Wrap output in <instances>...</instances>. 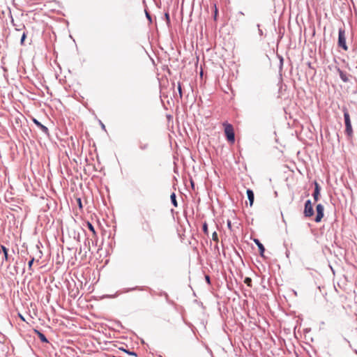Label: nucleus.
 <instances>
[{
	"label": "nucleus",
	"mask_w": 357,
	"mask_h": 357,
	"mask_svg": "<svg viewBox=\"0 0 357 357\" xmlns=\"http://www.w3.org/2000/svg\"><path fill=\"white\" fill-rule=\"evenodd\" d=\"M339 73H340V77L341 79L344 82H347L349 81V79L347 77V74L340 70H339Z\"/></svg>",
	"instance_id": "nucleus-12"
},
{
	"label": "nucleus",
	"mask_w": 357,
	"mask_h": 357,
	"mask_svg": "<svg viewBox=\"0 0 357 357\" xmlns=\"http://www.w3.org/2000/svg\"><path fill=\"white\" fill-rule=\"evenodd\" d=\"M244 282L249 287L252 285V279L250 278H245L244 280Z\"/></svg>",
	"instance_id": "nucleus-18"
},
{
	"label": "nucleus",
	"mask_w": 357,
	"mask_h": 357,
	"mask_svg": "<svg viewBox=\"0 0 357 357\" xmlns=\"http://www.w3.org/2000/svg\"><path fill=\"white\" fill-rule=\"evenodd\" d=\"M139 148L142 151L146 150L149 148V144L139 142Z\"/></svg>",
	"instance_id": "nucleus-15"
},
{
	"label": "nucleus",
	"mask_w": 357,
	"mask_h": 357,
	"mask_svg": "<svg viewBox=\"0 0 357 357\" xmlns=\"http://www.w3.org/2000/svg\"><path fill=\"white\" fill-rule=\"evenodd\" d=\"M238 14H239V15H244V13H243L242 11H239V12H238Z\"/></svg>",
	"instance_id": "nucleus-34"
},
{
	"label": "nucleus",
	"mask_w": 357,
	"mask_h": 357,
	"mask_svg": "<svg viewBox=\"0 0 357 357\" xmlns=\"http://www.w3.org/2000/svg\"><path fill=\"white\" fill-rule=\"evenodd\" d=\"M145 224L146 225V229L147 231H151V225L149 224V222L148 221H145Z\"/></svg>",
	"instance_id": "nucleus-24"
},
{
	"label": "nucleus",
	"mask_w": 357,
	"mask_h": 357,
	"mask_svg": "<svg viewBox=\"0 0 357 357\" xmlns=\"http://www.w3.org/2000/svg\"><path fill=\"white\" fill-rule=\"evenodd\" d=\"M18 315L21 320H22L23 321H25L24 317L21 314H19Z\"/></svg>",
	"instance_id": "nucleus-30"
},
{
	"label": "nucleus",
	"mask_w": 357,
	"mask_h": 357,
	"mask_svg": "<svg viewBox=\"0 0 357 357\" xmlns=\"http://www.w3.org/2000/svg\"><path fill=\"white\" fill-rule=\"evenodd\" d=\"M26 38V33L25 32H23L22 36L21 37V40H20L21 45H24V42Z\"/></svg>",
	"instance_id": "nucleus-20"
},
{
	"label": "nucleus",
	"mask_w": 357,
	"mask_h": 357,
	"mask_svg": "<svg viewBox=\"0 0 357 357\" xmlns=\"http://www.w3.org/2000/svg\"><path fill=\"white\" fill-rule=\"evenodd\" d=\"M342 111L344 112V118L345 125L351 124V120H350V116H349L347 109L346 107H343Z\"/></svg>",
	"instance_id": "nucleus-8"
},
{
	"label": "nucleus",
	"mask_w": 357,
	"mask_h": 357,
	"mask_svg": "<svg viewBox=\"0 0 357 357\" xmlns=\"http://www.w3.org/2000/svg\"><path fill=\"white\" fill-rule=\"evenodd\" d=\"M146 16L150 21H151V15L148 12H146Z\"/></svg>",
	"instance_id": "nucleus-29"
},
{
	"label": "nucleus",
	"mask_w": 357,
	"mask_h": 357,
	"mask_svg": "<svg viewBox=\"0 0 357 357\" xmlns=\"http://www.w3.org/2000/svg\"><path fill=\"white\" fill-rule=\"evenodd\" d=\"M212 238L214 241H218V234L216 231H214L212 234Z\"/></svg>",
	"instance_id": "nucleus-21"
},
{
	"label": "nucleus",
	"mask_w": 357,
	"mask_h": 357,
	"mask_svg": "<svg viewBox=\"0 0 357 357\" xmlns=\"http://www.w3.org/2000/svg\"><path fill=\"white\" fill-rule=\"evenodd\" d=\"M178 90L180 98H181L183 94H182V89H181V86L180 83L178 84Z\"/></svg>",
	"instance_id": "nucleus-22"
},
{
	"label": "nucleus",
	"mask_w": 357,
	"mask_h": 357,
	"mask_svg": "<svg viewBox=\"0 0 357 357\" xmlns=\"http://www.w3.org/2000/svg\"><path fill=\"white\" fill-rule=\"evenodd\" d=\"M1 248L3 252L4 259H8V249L4 245H1Z\"/></svg>",
	"instance_id": "nucleus-16"
},
{
	"label": "nucleus",
	"mask_w": 357,
	"mask_h": 357,
	"mask_svg": "<svg viewBox=\"0 0 357 357\" xmlns=\"http://www.w3.org/2000/svg\"><path fill=\"white\" fill-rule=\"evenodd\" d=\"M202 230L204 231V233L206 235L208 234V225L206 222H204L203 224V226H202Z\"/></svg>",
	"instance_id": "nucleus-17"
},
{
	"label": "nucleus",
	"mask_w": 357,
	"mask_h": 357,
	"mask_svg": "<svg viewBox=\"0 0 357 357\" xmlns=\"http://www.w3.org/2000/svg\"><path fill=\"white\" fill-rule=\"evenodd\" d=\"M254 242L255 243V244L257 245V247L259 248L260 255L261 257H264V253L265 252L264 246L260 242V241L259 239H257V238H255L254 239Z\"/></svg>",
	"instance_id": "nucleus-7"
},
{
	"label": "nucleus",
	"mask_w": 357,
	"mask_h": 357,
	"mask_svg": "<svg viewBox=\"0 0 357 357\" xmlns=\"http://www.w3.org/2000/svg\"><path fill=\"white\" fill-rule=\"evenodd\" d=\"M77 202H78V204H79V207H80V208H82V202H81V199H79H79H77Z\"/></svg>",
	"instance_id": "nucleus-31"
},
{
	"label": "nucleus",
	"mask_w": 357,
	"mask_h": 357,
	"mask_svg": "<svg viewBox=\"0 0 357 357\" xmlns=\"http://www.w3.org/2000/svg\"><path fill=\"white\" fill-rule=\"evenodd\" d=\"M205 279L208 284H211V278H210L209 275H205Z\"/></svg>",
	"instance_id": "nucleus-26"
},
{
	"label": "nucleus",
	"mask_w": 357,
	"mask_h": 357,
	"mask_svg": "<svg viewBox=\"0 0 357 357\" xmlns=\"http://www.w3.org/2000/svg\"><path fill=\"white\" fill-rule=\"evenodd\" d=\"M137 289V287H135V288L130 289L127 290V291H131V290H135V289Z\"/></svg>",
	"instance_id": "nucleus-33"
},
{
	"label": "nucleus",
	"mask_w": 357,
	"mask_h": 357,
	"mask_svg": "<svg viewBox=\"0 0 357 357\" xmlns=\"http://www.w3.org/2000/svg\"><path fill=\"white\" fill-rule=\"evenodd\" d=\"M320 190H321V188H320L319 183L315 181L314 182V192H313V195H312L315 202H317L318 199H319V194H320Z\"/></svg>",
	"instance_id": "nucleus-6"
},
{
	"label": "nucleus",
	"mask_w": 357,
	"mask_h": 357,
	"mask_svg": "<svg viewBox=\"0 0 357 357\" xmlns=\"http://www.w3.org/2000/svg\"><path fill=\"white\" fill-rule=\"evenodd\" d=\"M338 45L344 50L348 49L346 43L345 31L342 28L339 29L338 31Z\"/></svg>",
	"instance_id": "nucleus-2"
},
{
	"label": "nucleus",
	"mask_w": 357,
	"mask_h": 357,
	"mask_svg": "<svg viewBox=\"0 0 357 357\" xmlns=\"http://www.w3.org/2000/svg\"><path fill=\"white\" fill-rule=\"evenodd\" d=\"M34 261V258L33 257L28 263V266H29V269H31V267H32V265H33V263Z\"/></svg>",
	"instance_id": "nucleus-23"
},
{
	"label": "nucleus",
	"mask_w": 357,
	"mask_h": 357,
	"mask_svg": "<svg viewBox=\"0 0 357 357\" xmlns=\"http://www.w3.org/2000/svg\"><path fill=\"white\" fill-rule=\"evenodd\" d=\"M101 124H102V128L103 129H105V125H104L103 123H101Z\"/></svg>",
	"instance_id": "nucleus-36"
},
{
	"label": "nucleus",
	"mask_w": 357,
	"mask_h": 357,
	"mask_svg": "<svg viewBox=\"0 0 357 357\" xmlns=\"http://www.w3.org/2000/svg\"><path fill=\"white\" fill-rule=\"evenodd\" d=\"M86 225H87L88 229L93 233V235L94 236H96V231L93 225L91 222H87Z\"/></svg>",
	"instance_id": "nucleus-14"
},
{
	"label": "nucleus",
	"mask_w": 357,
	"mask_h": 357,
	"mask_svg": "<svg viewBox=\"0 0 357 357\" xmlns=\"http://www.w3.org/2000/svg\"><path fill=\"white\" fill-rule=\"evenodd\" d=\"M191 185H192V187L194 188V183L192 181H191Z\"/></svg>",
	"instance_id": "nucleus-35"
},
{
	"label": "nucleus",
	"mask_w": 357,
	"mask_h": 357,
	"mask_svg": "<svg viewBox=\"0 0 357 357\" xmlns=\"http://www.w3.org/2000/svg\"><path fill=\"white\" fill-rule=\"evenodd\" d=\"M34 332L37 334L38 337H39V339L40 340V341L42 342H45V343H47L48 342V340L47 339V337H45V335L42 333L40 331H38V330H34Z\"/></svg>",
	"instance_id": "nucleus-10"
},
{
	"label": "nucleus",
	"mask_w": 357,
	"mask_h": 357,
	"mask_svg": "<svg viewBox=\"0 0 357 357\" xmlns=\"http://www.w3.org/2000/svg\"><path fill=\"white\" fill-rule=\"evenodd\" d=\"M227 227L231 230V220H228L227 222Z\"/></svg>",
	"instance_id": "nucleus-27"
},
{
	"label": "nucleus",
	"mask_w": 357,
	"mask_h": 357,
	"mask_svg": "<svg viewBox=\"0 0 357 357\" xmlns=\"http://www.w3.org/2000/svg\"><path fill=\"white\" fill-rule=\"evenodd\" d=\"M122 351H123L124 352L127 353L129 355L137 356V354L134 351H130L129 350L124 349H122Z\"/></svg>",
	"instance_id": "nucleus-19"
},
{
	"label": "nucleus",
	"mask_w": 357,
	"mask_h": 357,
	"mask_svg": "<svg viewBox=\"0 0 357 357\" xmlns=\"http://www.w3.org/2000/svg\"><path fill=\"white\" fill-rule=\"evenodd\" d=\"M305 217L309 218L314 215V209L312 202L310 199L307 200L305 203V208L303 211Z\"/></svg>",
	"instance_id": "nucleus-3"
},
{
	"label": "nucleus",
	"mask_w": 357,
	"mask_h": 357,
	"mask_svg": "<svg viewBox=\"0 0 357 357\" xmlns=\"http://www.w3.org/2000/svg\"><path fill=\"white\" fill-rule=\"evenodd\" d=\"M165 19L167 20V22L169 23L170 22V17H169V15L168 13H166L165 14Z\"/></svg>",
	"instance_id": "nucleus-25"
},
{
	"label": "nucleus",
	"mask_w": 357,
	"mask_h": 357,
	"mask_svg": "<svg viewBox=\"0 0 357 357\" xmlns=\"http://www.w3.org/2000/svg\"><path fill=\"white\" fill-rule=\"evenodd\" d=\"M217 15H218V10L215 8V14H214V19L215 20H216Z\"/></svg>",
	"instance_id": "nucleus-32"
},
{
	"label": "nucleus",
	"mask_w": 357,
	"mask_h": 357,
	"mask_svg": "<svg viewBox=\"0 0 357 357\" xmlns=\"http://www.w3.org/2000/svg\"><path fill=\"white\" fill-rule=\"evenodd\" d=\"M257 27H258L259 34L260 36H262L263 35V31L260 29V25L259 24H257Z\"/></svg>",
	"instance_id": "nucleus-28"
},
{
	"label": "nucleus",
	"mask_w": 357,
	"mask_h": 357,
	"mask_svg": "<svg viewBox=\"0 0 357 357\" xmlns=\"http://www.w3.org/2000/svg\"><path fill=\"white\" fill-rule=\"evenodd\" d=\"M33 122L35 123V125H36V126L40 129V130L45 133V135H48L49 134V130L48 128L45 126L44 125H43L40 121H38L37 119H33Z\"/></svg>",
	"instance_id": "nucleus-5"
},
{
	"label": "nucleus",
	"mask_w": 357,
	"mask_h": 357,
	"mask_svg": "<svg viewBox=\"0 0 357 357\" xmlns=\"http://www.w3.org/2000/svg\"><path fill=\"white\" fill-rule=\"evenodd\" d=\"M172 204L176 207L178 206L176 194L173 192L170 196Z\"/></svg>",
	"instance_id": "nucleus-13"
},
{
	"label": "nucleus",
	"mask_w": 357,
	"mask_h": 357,
	"mask_svg": "<svg viewBox=\"0 0 357 357\" xmlns=\"http://www.w3.org/2000/svg\"><path fill=\"white\" fill-rule=\"evenodd\" d=\"M246 193L250 202V205L252 206L255 199L254 192L251 189H248Z\"/></svg>",
	"instance_id": "nucleus-9"
},
{
	"label": "nucleus",
	"mask_w": 357,
	"mask_h": 357,
	"mask_svg": "<svg viewBox=\"0 0 357 357\" xmlns=\"http://www.w3.org/2000/svg\"><path fill=\"white\" fill-rule=\"evenodd\" d=\"M223 125L225 126V134L227 139L228 142L233 144L235 141V134L232 125L227 123H225Z\"/></svg>",
	"instance_id": "nucleus-1"
},
{
	"label": "nucleus",
	"mask_w": 357,
	"mask_h": 357,
	"mask_svg": "<svg viewBox=\"0 0 357 357\" xmlns=\"http://www.w3.org/2000/svg\"><path fill=\"white\" fill-rule=\"evenodd\" d=\"M345 133L349 138H351L353 135V129L351 124L345 125Z\"/></svg>",
	"instance_id": "nucleus-11"
},
{
	"label": "nucleus",
	"mask_w": 357,
	"mask_h": 357,
	"mask_svg": "<svg viewBox=\"0 0 357 357\" xmlns=\"http://www.w3.org/2000/svg\"><path fill=\"white\" fill-rule=\"evenodd\" d=\"M317 215L314 219L316 222H319L324 217V207L321 204H319L316 206Z\"/></svg>",
	"instance_id": "nucleus-4"
}]
</instances>
